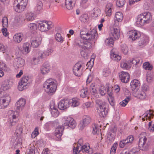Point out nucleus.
<instances>
[{"label":"nucleus","mask_w":154,"mask_h":154,"mask_svg":"<svg viewBox=\"0 0 154 154\" xmlns=\"http://www.w3.org/2000/svg\"><path fill=\"white\" fill-rule=\"evenodd\" d=\"M80 37L82 39L79 38L75 41L76 46L82 48L81 51V55L84 58L87 55L86 50L91 48L92 42L95 43L98 36L96 29H90L88 30L86 29H82L80 32Z\"/></svg>","instance_id":"nucleus-1"},{"label":"nucleus","mask_w":154,"mask_h":154,"mask_svg":"<svg viewBox=\"0 0 154 154\" xmlns=\"http://www.w3.org/2000/svg\"><path fill=\"white\" fill-rule=\"evenodd\" d=\"M57 85V82L55 80L50 78L45 82L43 87L45 92L48 94L52 95L55 92Z\"/></svg>","instance_id":"nucleus-2"},{"label":"nucleus","mask_w":154,"mask_h":154,"mask_svg":"<svg viewBox=\"0 0 154 154\" xmlns=\"http://www.w3.org/2000/svg\"><path fill=\"white\" fill-rule=\"evenodd\" d=\"M83 140L82 139L79 140L77 143H75L74 146L73 153L74 154H81L82 153H89L90 149L88 143L83 144Z\"/></svg>","instance_id":"nucleus-3"},{"label":"nucleus","mask_w":154,"mask_h":154,"mask_svg":"<svg viewBox=\"0 0 154 154\" xmlns=\"http://www.w3.org/2000/svg\"><path fill=\"white\" fill-rule=\"evenodd\" d=\"M97 110L101 117H104L108 113L107 105L105 102L97 99L95 101Z\"/></svg>","instance_id":"nucleus-4"},{"label":"nucleus","mask_w":154,"mask_h":154,"mask_svg":"<svg viewBox=\"0 0 154 154\" xmlns=\"http://www.w3.org/2000/svg\"><path fill=\"white\" fill-rule=\"evenodd\" d=\"M27 0H15L14 3V9L18 12H21L24 10L27 4Z\"/></svg>","instance_id":"nucleus-5"},{"label":"nucleus","mask_w":154,"mask_h":154,"mask_svg":"<svg viewBox=\"0 0 154 154\" xmlns=\"http://www.w3.org/2000/svg\"><path fill=\"white\" fill-rule=\"evenodd\" d=\"M32 82L31 79L28 76H23L19 83L18 88L19 91H22L26 89Z\"/></svg>","instance_id":"nucleus-6"},{"label":"nucleus","mask_w":154,"mask_h":154,"mask_svg":"<svg viewBox=\"0 0 154 154\" xmlns=\"http://www.w3.org/2000/svg\"><path fill=\"white\" fill-rule=\"evenodd\" d=\"M53 23L51 21H40L38 23V28L40 31H47L53 27Z\"/></svg>","instance_id":"nucleus-7"},{"label":"nucleus","mask_w":154,"mask_h":154,"mask_svg":"<svg viewBox=\"0 0 154 154\" xmlns=\"http://www.w3.org/2000/svg\"><path fill=\"white\" fill-rule=\"evenodd\" d=\"M8 122L11 126L15 125L17 120L18 114L17 112L9 110L8 112Z\"/></svg>","instance_id":"nucleus-8"},{"label":"nucleus","mask_w":154,"mask_h":154,"mask_svg":"<svg viewBox=\"0 0 154 154\" xmlns=\"http://www.w3.org/2000/svg\"><path fill=\"white\" fill-rule=\"evenodd\" d=\"M145 133H142L139 141V146L141 150L143 151H146L149 149V146L146 143L147 138L145 136H143Z\"/></svg>","instance_id":"nucleus-9"},{"label":"nucleus","mask_w":154,"mask_h":154,"mask_svg":"<svg viewBox=\"0 0 154 154\" xmlns=\"http://www.w3.org/2000/svg\"><path fill=\"white\" fill-rule=\"evenodd\" d=\"M62 121L65 126H68L72 129H74L76 125L75 121L70 117H64L62 119Z\"/></svg>","instance_id":"nucleus-10"},{"label":"nucleus","mask_w":154,"mask_h":154,"mask_svg":"<svg viewBox=\"0 0 154 154\" xmlns=\"http://www.w3.org/2000/svg\"><path fill=\"white\" fill-rule=\"evenodd\" d=\"M11 97L8 94L4 95L0 98V109H4L9 105Z\"/></svg>","instance_id":"nucleus-11"},{"label":"nucleus","mask_w":154,"mask_h":154,"mask_svg":"<svg viewBox=\"0 0 154 154\" xmlns=\"http://www.w3.org/2000/svg\"><path fill=\"white\" fill-rule=\"evenodd\" d=\"M91 121V118L88 116H84L82 119L80 121L79 125L80 129L82 130L84 128L89 125Z\"/></svg>","instance_id":"nucleus-12"},{"label":"nucleus","mask_w":154,"mask_h":154,"mask_svg":"<svg viewBox=\"0 0 154 154\" xmlns=\"http://www.w3.org/2000/svg\"><path fill=\"white\" fill-rule=\"evenodd\" d=\"M82 63L80 62L76 63L73 68V71L75 75L80 76L82 73Z\"/></svg>","instance_id":"nucleus-13"},{"label":"nucleus","mask_w":154,"mask_h":154,"mask_svg":"<svg viewBox=\"0 0 154 154\" xmlns=\"http://www.w3.org/2000/svg\"><path fill=\"white\" fill-rule=\"evenodd\" d=\"M129 38L132 41H134L141 36L140 32L135 30H131L128 32Z\"/></svg>","instance_id":"nucleus-14"},{"label":"nucleus","mask_w":154,"mask_h":154,"mask_svg":"<svg viewBox=\"0 0 154 154\" xmlns=\"http://www.w3.org/2000/svg\"><path fill=\"white\" fill-rule=\"evenodd\" d=\"M119 76L120 79L122 82L126 83L128 82L130 76L127 72L121 71L119 73Z\"/></svg>","instance_id":"nucleus-15"},{"label":"nucleus","mask_w":154,"mask_h":154,"mask_svg":"<svg viewBox=\"0 0 154 154\" xmlns=\"http://www.w3.org/2000/svg\"><path fill=\"white\" fill-rule=\"evenodd\" d=\"M64 127L62 125H59L55 129V134L57 137V140H60L61 137L63 134Z\"/></svg>","instance_id":"nucleus-16"},{"label":"nucleus","mask_w":154,"mask_h":154,"mask_svg":"<svg viewBox=\"0 0 154 154\" xmlns=\"http://www.w3.org/2000/svg\"><path fill=\"white\" fill-rule=\"evenodd\" d=\"M110 36L115 40L118 39L120 36L119 30L116 28L113 27L111 31Z\"/></svg>","instance_id":"nucleus-17"},{"label":"nucleus","mask_w":154,"mask_h":154,"mask_svg":"<svg viewBox=\"0 0 154 154\" xmlns=\"http://www.w3.org/2000/svg\"><path fill=\"white\" fill-rule=\"evenodd\" d=\"M69 106V100H61L58 104V108L62 110L66 109Z\"/></svg>","instance_id":"nucleus-18"},{"label":"nucleus","mask_w":154,"mask_h":154,"mask_svg":"<svg viewBox=\"0 0 154 154\" xmlns=\"http://www.w3.org/2000/svg\"><path fill=\"white\" fill-rule=\"evenodd\" d=\"M116 49L113 48L110 51V57L113 60L116 61H119L121 59V57L117 54Z\"/></svg>","instance_id":"nucleus-19"},{"label":"nucleus","mask_w":154,"mask_h":154,"mask_svg":"<svg viewBox=\"0 0 154 154\" xmlns=\"http://www.w3.org/2000/svg\"><path fill=\"white\" fill-rule=\"evenodd\" d=\"M26 102L25 99L20 98L16 103V109L19 111L22 110L25 106Z\"/></svg>","instance_id":"nucleus-20"},{"label":"nucleus","mask_w":154,"mask_h":154,"mask_svg":"<svg viewBox=\"0 0 154 154\" xmlns=\"http://www.w3.org/2000/svg\"><path fill=\"white\" fill-rule=\"evenodd\" d=\"M99 91L100 93L102 96L105 95L106 92H107L108 94L109 91L110 92L112 91V88H109L108 85H106L105 87L101 86L100 87Z\"/></svg>","instance_id":"nucleus-21"},{"label":"nucleus","mask_w":154,"mask_h":154,"mask_svg":"<svg viewBox=\"0 0 154 154\" xmlns=\"http://www.w3.org/2000/svg\"><path fill=\"white\" fill-rule=\"evenodd\" d=\"M153 112L151 110H149L146 111V112L144 113L142 115V120L143 121L145 120V118L146 117V119L147 120V119L150 120L151 118H153L154 116L153 114Z\"/></svg>","instance_id":"nucleus-22"},{"label":"nucleus","mask_w":154,"mask_h":154,"mask_svg":"<svg viewBox=\"0 0 154 154\" xmlns=\"http://www.w3.org/2000/svg\"><path fill=\"white\" fill-rule=\"evenodd\" d=\"M149 41V37L145 35L141 37L140 41L138 42V45L140 47H143L146 45Z\"/></svg>","instance_id":"nucleus-23"},{"label":"nucleus","mask_w":154,"mask_h":154,"mask_svg":"<svg viewBox=\"0 0 154 154\" xmlns=\"http://www.w3.org/2000/svg\"><path fill=\"white\" fill-rule=\"evenodd\" d=\"M24 35L21 33H18L13 36V41L16 43H19L23 39Z\"/></svg>","instance_id":"nucleus-24"},{"label":"nucleus","mask_w":154,"mask_h":154,"mask_svg":"<svg viewBox=\"0 0 154 154\" xmlns=\"http://www.w3.org/2000/svg\"><path fill=\"white\" fill-rule=\"evenodd\" d=\"M50 68L51 67L49 64L45 63L41 68V72L42 74H46L49 72Z\"/></svg>","instance_id":"nucleus-25"},{"label":"nucleus","mask_w":154,"mask_h":154,"mask_svg":"<svg viewBox=\"0 0 154 154\" xmlns=\"http://www.w3.org/2000/svg\"><path fill=\"white\" fill-rule=\"evenodd\" d=\"M113 8V4L108 3L106 5L105 9V12L106 16H110L112 14V11Z\"/></svg>","instance_id":"nucleus-26"},{"label":"nucleus","mask_w":154,"mask_h":154,"mask_svg":"<svg viewBox=\"0 0 154 154\" xmlns=\"http://www.w3.org/2000/svg\"><path fill=\"white\" fill-rule=\"evenodd\" d=\"M131 88L132 91L138 88L140 86V82L137 80L134 79L132 80L130 83Z\"/></svg>","instance_id":"nucleus-27"},{"label":"nucleus","mask_w":154,"mask_h":154,"mask_svg":"<svg viewBox=\"0 0 154 154\" xmlns=\"http://www.w3.org/2000/svg\"><path fill=\"white\" fill-rule=\"evenodd\" d=\"M145 21L144 20L142 14L137 16V20L136 21V24L138 27H141L144 25L145 23Z\"/></svg>","instance_id":"nucleus-28"},{"label":"nucleus","mask_w":154,"mask_h":154,"mask_svg":"<svg viewBox=\"0 0 154 154\" xmlns=\"http://www.w3.org/2000/svg\"><path fill=\"white\" fill-rule=\"evenodd\" d=\"M75 0H65V5L66 8L69 10H71L74 6Z\"/></svg>","instance_id":"nucleus-29"},{"label":"nucleus","mask_w":154,"mask_h":154,"mask_svg":"<svg viewBox=\"0 0 154 154\" xmlns=\"http://www.w3.org/2000/svg\"><path fill=\"white\" fill-rule=\"evenodd\" d=\"M144 20L145 21V23H148L152 19V16L149 12H145L142 14Z\"/></svg>","instance_id":"nucleus-30"},{"label":"nucleus","mask_w":154,"mask_h":154,"mask_svg":"<svg viewBox=\"0 0 154 154\" xmlns=\"http://www.w3.org/2000/svg\"><path fill=\"white\" fill-rule=\"evenodd\" d=\"M69 106L73 107L77 106L79 104V100L77 98H73L69 100Z\"/></svg>","instance_id":"nucleus-31"},{"label":"nucleus","mask_w":154,"mask_h":154,"mask_svg":"<svg viewBox=\"0 0 154 154\" xmlns=\"http://www.w3.org/2000/svg\"><path fill=\"white\" fill-rule=\"evenodd\" d=\"M43 4L40 1H38L34 8V11L36 13H39L42 9Z\"/></svg>","instance_id":"nucleus-32"},{"label":"nucleus","mask_w":154,"mask_h":154,"mask_svg":"<svg viewBox=\"0 0 154 154\" xmlns=\"http://www.w3.org/2000/svg\"><path fill=\"white\" fill-rule=\"evenodd\" d=\"M2 88L4 91H5L9 89L10 87L9 81L8 79L5 80L2 82Z\"/></svg>","instance_id":"nucleus-33"},{"label":"nucleus","mask_w":154,"mask_h":154,"mask_svg":"<svg viewBox=\"0 0 154 154\" xmlns=\"http://www.w3.org/2000/svg\"><path fill=\"white\" fill-rule=\"evenodd\" d=\"M40 43L41 40L38 38H36L31 42V45L34 48L38 47Z\"/></svg>","instance_id":"nucleus-34"},{"label":"nucleus","mask_w":154,"mask_h":154,"mask_svg":"<svg viewBox=\"0 0 154 154\" xmlns=\"http://www.w3.org/2000/svg\"><path fill=\"white\" fill-rule=\"evenodd\" d=\"M31 46L29 43L28 42L25 43L23 45V50L26 53L29 52L30 51Z\"/></svg>","instance_id":"nucleus-35"},{"label":"nucleus","mask_w":154,"mask_h":154,"mask_svg":"<svg viewBox=\"0 0 154 154\" xmlns=\"http://www.w3.org/2000/svg\"><path fill=\"white\" fill-rule=\"evenodd\" d=\"M26 19L27 21L33 20L34 19L33 13L30 12H27L26 14Z\"/></svg>","instance_id":"nucleus-36"},{"label":"nucleus","mask_w":154,"mask_h":154,"mask_svg":"<svg viewBox=\"0 0 154 154\" xmlns=\"http://www.w3.org/2000/svg\"><path fill=\"white\" fill-rule=\"evenodd\" d=\"M24 20L23 17L20 15H17L14 18L15 22L16 23L20 24L23 23Z\"/></svg>","instance_id":"nucleus-37"},{"label":"nucleus","mask_w":154,"mask_h":154,"mask_svg":"<svg viewBox=\"0 0 154 154\" xmlns=\"http://www.w3.org/2000/svg\"><path fill=\"white\" fill-rule=\"evenodd\" d=\"M16 66L17 67H20L23 66L24 64V60L20 57L17 59L16 63Z\"/></svg>","instance_id":"nucleus-38"},{"label":"nucleus","mask_w":154,"mask_h":154,"mask_svg":"<svg viewBox=\"0 0 154 154\" xmlns=\"http://www.w3.org/2000/svg\"><path fill=\"white\" fill-rule=\"evenodd\" d=\"M121 67L124 69H128L130 68L128 64L127 63V61L125 60H122L120 64Z\"/></svg>","instance_id":"nucleus-39"},{"label":"nucleus","mask_w":154,"mask_h":154,"mask_svg":"<svg viewBox=\"0 0 154 154\" xmlns=\"http://www.w3.org/2000/svg\"><path fill=\"white\" fill-rule=\"evenodd\" d=\"M51 112L52 115L54 117H57L59 114V112L57 109L54 107L51 108Z\"/></svg>","instance_id":"nucleus-40"},{"label":"nucleus","mask_w":154,"mask_h":154,"mask_svg":"<svg viewBox=\"0 0 154 154\" xmlns=\"http://www.w3.org/2000/svg\"><path fill=\"white\" fill-rule=\"evenodd\" d=\"M115 17L118 21H122L123 18V15L122 12H117L115 14Z\"/></svg>","instance_id":"nucleus-41"},{"label":"nucleus","mask_w":154,"mask_h":154,"mask_svg":"<svg viewBox=\"0 0 154 154\" xmlns=\"http://www.w3.org/2000/svg\"><path fill=\"white\" fill-rule=\"evenodd\" d=\"M112 91L110 92L109 91L108 93V95L109 96V97L108 98V100L110 104L113 106L114 105L115 101L113 97L112 96Z\"/></svg>","instance_id":"nucleus-42"},{"label":"nucleus","mask_w":154,"mask_h":154,"mask_svg":"<svg viewBox=\"0 0 154 154\" xmlns=\"http://www.w3.org/2000/svg\"><path fill=\"white\" fill-rule=\"evenodd\" d=\"M154 78V74L152 72H149L146 75V80L148 82H151Z\"/></svg>","instance_id":"nucleus-43"},{"label":"nucleus","mask_w":154,"mask_h":154,"mask_svg":"<svg viewBox=\"0 0 154 154\" xmlns=\"http://www.w3.org/2000/svg\"><path fill=\"white\" fill-rule=\"evenodd\" d=\"M90 90L92 94L95 97L97 96V91L96 89L95 85L94 84H92L91 85L90 87Z\"/></svg>","instance_id":"nucleus-44"},{"label":"nucleus","mask_w":154,"mask_h":154,"mask_svg":"<svg viewBox=\"0 0 154 154\" xmlns=\"http://www.w3.org/2000/svg\"><path fill=\"white\" fill-rule=\"evenodd\" d=\"M55 38L57 42L61 43H62L64 41V38L61 36V34L59 33H57L56 34Z\"/></svg>","instance_id":"nucleus-45"},{"label":"nucleus","mask_w":154,"mask_h":154,"mask_svg":"<svg viewBox=\"0 0 154 154\" xmlns=\"http://www.w3.org/2000/svg\"><path fill=\"white\" fill-rule=\"evenodd\" d=\"M114 40L115 39L110 37L109 38L106 39L105 41V43L110 46L112 47L113 45Z\"/></svg>","instance_id":"nucleus-46"},{"label":"nucleus","mask_w":154,"mask_h":154,"mask_svg":"<svg viewBox=\"0 0 154 154\" xmlns=\"http://www.w3.org/2000/svg\"><path fill=\"white\" fill-rule=\"evenodd\" d=\"M28 27L30 30L35 31L37 28V25L35 23H31L28 25Z\"/></svg>","instance_id":"nucleus-47"},{"label":"nucleus","mask_w":154,"mask_h":154,"mask_svg":"<svg viewBox=\"0 0 154 154\" xmlns=\"http://www.w3.org/2000/svg\"><path fill=\"white\" fill-rule=\"evenodd\" d=\"M88 94V89L87 88L83 89L80 91V96L82 98L87 96Z\"/></svg>","instance_id":"nucleus-48"},{"label":"nucleus","mask_w":154,"mask_h":154,"mask_svg":"<svg viewBox=\"0 0 154 154\" xmlns=\"http://www.w3.org/2000/svg\"><path fill=\"white\" fill-rule=\"evenodd\" d=\"M2 23L3 27H7L8 26V19L7 17H4L2 18Z\"/></svg>","instance_id":"nucleus-49"},{"label":"nucleus","mask_w":154,"mask_h":154,"mask_svg":"<svg viewBox=\"0 0 154 154\" xmlns=\"http://www.w3.org/2000/svg\"><path fill=\"white\" fill-rule=\"evenodd\" d=\"M134 139V137L132 135H130L128 136L125 140L127 143L129 145L133 143Z\"/></svg>","instance_id":"nucleus-50"},{"label":"nucleus","mask_w":154,"mask_h":154,"mask_svg":"<svg viewBox=\"0 0 154 154\" xmlns=\"http://www.w3.org/2000/svg\"><path fill=\"white\" fill-rule=\"evenodd\" d=\"M143 67L144 69L146 70H151L153 68L152 65L148 62H145L143 63Z\"/></svg>","instance_id":"nucleus-51"},{"label":"nucleus","mask_w":154,"mask_h":154,"mask_svg":"<svg viewBox=\"0 0 154 154\" xmlns=\"http://www.w3.org/2000/svg\"><path fill=\"white\" fill-rule=\"evenodd\" d=\"M130 100L131 98L130 97H127L120 103V105L122 106H125Z\"/></svg>","instance_id":"nucleus-52"},{"label":"nucleus","mask_w":154,"mask_h":154,"mask_svg":"<svg viewBox=\"0 0 154 154\" xmlns=\"http://www.w3.org/2000/svg\"><path fill=\"white\" fill-rule=\"evenodd\" d=\"M121 50L122 52L125 54H126L128 52V48L125 44H123L121 46Z\"/></svg>","instance_id":"nucleus-53"},{"label":"nucleus","mask_w":154,"mask_h":154,"mask_svg":"<svg viewBox=\"0 0 154 154\" xmlns=\"http://www.w3.org/2000/svg\"><path fill=\"white\" fill-rule=\"evenodd\" d=\"M100 10L97 8H94L93 10L92 14L95 17H98L100 14Z\"/></svg>","instance_id":"nucleus-54"},{"label":"nucleus","mask_w":154,"mask_h":154,"mask_svg":"<svg viewBox=\"0 0 154 154\" xmlns=\"http://www.w3.org/2000/svg\"><path fill=\"white\" fill-rule=\"evenodd\" d=\"M117 146L118 144L117 143H115L113 144L110 151V154H115Z\"/></svg>","instance_id":"nucleus-55"},{"label":"nucleus","mask_w":154,"mask_h":154,"mask_svg":"<svg viewBox=\"0 0 154 154\" xmlns=\"http://www.w3.org/2000/svg\"><path fill=\"white\" fill-rule=\"evenodd\" d=\"M88 19V17L86 14H83L81 15L79 18L80 20L83 22H87Z\"/></svg>","instance_id":"nucleus-56"},{"label":"nucleus","mask_w":154,"mask_h":154,"mask_svg":"<svg viewBox=\"0 0 154 154\" xmlns=\"http://www.w3.org/2000/svg\"><path fill=\"white\" fill-rule=\"evenodd\" d=\"M146 97L145 92L143 91L138 93L137 96V97L140 99H143L146 98Z\"/></svg>","instance_id":"nucleus-57"},{"label":"nucleus","mask_w":154,"mask_h":154,"mask_svg":"<svg viewBox=\"0 0 154 154\" xmlns=\"http://www.w3.org/2000/svg\"><path fill=\"white\" fill-rule=\"evenodd\" d=\"M38 127H36L32 134V138H35L38 135Z\"/></svg>","instance_id":"nucleus-58"},{"label":"nucleus","mask_w":154,"mask_h":154,"mask_svg":"<svg viewBox=\"0 0 154 154\" xmlns=\"http://www.w3.org/2000/svg\"><path fill=\"white\" fill-rule=\"evenodd\" d=\"M125 3V0H117L116 1V5L119 7H122Z\"/></svg>","instance_id":"nucleus-59"},{"label":"nucleus","mask_w":154,"mask_h":154,"mask_svg":"<svg viewBox=\"0 0 154 154\" xmlns=\"http://www.w3.org/2000/svg\"><path fill=\"white\" fill-rule=\"evenodd\" d=\"M126 154H140V153L139 150L134 148L131 149L129 152Z\"/></svg>","instance_id":"nucleus-60"},{"label":"nucleus","mask_w":154,"mask_h":154,"mask_svg":"<svg viewBox=\"0 0 154 154\" xmlns=\"http://www.w3.org/2000/svg\"><path fill=\"white\" fill-rule=\"evenodd\" d=\"M126 145H129L126 141L125 140H122L120 142L119 144V146L120 147L123 148Z\"/></svg>","instance_id":"nucleus-61"},{"label":"nucleus","mask_w":154,"mask_h":154,"mask_svg":"<svg viewBox=\"0 0 154 154\" xmlns=\"http://www.w3.org/2000/svg\"><path fill=\"white\" fill-rule=\"evenodd\" d=\"M46 54V53H45V51L40 52L38 53V57L39 59L40 60L41 59H44L47 56Z\"/></svg>","instance_id":"nucleus-62"},{"label":"nucleus","mask_w":154,"mask_h":154,"mask_svg":"<svg viewBox=\"0 0 154 154\" xmlns=\"http://www.w3.org/2000/svg\"><path fill=\"white\" fill-rule=\"evenodd\" d=\"M23 132V128L22 126H20L17 129L16 132L17 136L21 135Z\"/></svg>","instance_id":"nucleus-63"},{"label":"nucleus","mask_w":154,"mask_h":154,"mask_svg":"<svg viewBox=\"0 0 154 154\" xmlns=\"http://www.w3.org/2000/svg\"><path fill=\"white\" fill-rule=\"evenodd\" d=\"M110 73V70L108 69H105L103 70V75L105 77L108 76Z\"/></svg>","instance_id":"nucleus-64"}]
</instances>
